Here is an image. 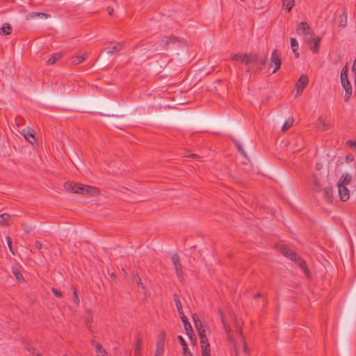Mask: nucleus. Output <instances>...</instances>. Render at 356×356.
<instances>
[{
	"instance_id": "f257e3e1",
	"label": "nucleus",
	"mask_w": 356,
	"mask_h": 356,
	"mask_svg": "<svg viewBox=\"0 0 356 356\" xmlns=\"http://www.w3.org/2000/svg\"><path fill=\"white\" fill-rule=\"evenodd\" d=\"M90 111L100 115L122 118L127 112L120 108L117 104L104 99H94L90 101Z\"/></svg>"
},
{
	"instance_id": "f03ea898",
	"label": "nucleus",
	"mask_w": 356,
	"mask_h": 356,
	"mask_svg": "<svg viewBox=\"0 0 356 356\" xmlns=\"http://www.w3.org/2000/svg\"><path fill=\"white\" fill-rule=\"evenodd\" d=\"M231 60L238 61L245 67V72L250 73L253 70L254 54H236L231 57Z\"/></svg>"
},
{
	"instance_id": "7ed1b4c3",
	"label": "nucleus",
	"mask_w": 356,
	"mask_h": 356,
	"mask_svg": "<svg viewBox=\"0 0 356 356\" xmlns=\"http://www.w3.org/2000/svg\"><path fill=\"white\" fill-rule=\"evenodd\" d=\"M232 138L235 145H236L238 151L241 152V154L245 157L246 154L243 149V143H245L247 144H249V140L244 136L243 131L238 128L233 129Z\"/></svg>"
},
{
	"instance_id": "20e7f679",
	"label": "nucleus",
	"mask_w": 356,
	"mask_h": 356,
	"mask_svg": "<svg viewBox=\"0 0 356 356\" xmlns=\"http://www.w3.org/2000/svg\"><path fill=\"white\" fill-rule=\"evenodd\" d=\"M348 63L343 67L341 72V83L345 90L344 101L348 102L352 95V86L348 79Z\"/></svg>"
},
{
	"instance_id": "39448f33",
	"label": "nucleus",
	"mask_w": 356,
	"mask_h": 356,
	"mask_svg": "<svg viewBox=\"0 0 356 356\" xmlns=\"http://www.w3.org/2000/svg\"><path fill=\"white\" fill-rule=\"evenodd\" d=\"M163 121L175 124H185L188 122V116L184 113L171 112Z\"/></svg>"
},
{
	"instance_id": "423d86ee",
	"label": "nucleus",
	"mask_w": 356,
	"mask_h": 356,
	"mask_svg": "<svg viewBox=\"0 0 356 356\" xmlns=\"http://www.w3.org/2000/svg\"><path fill=\"white\" fill-rule=\"evenodd\" d=\"M65 189L70 193H77V194H88L89 193V186L87 185H81L79 184H75L73 182H67L64 184Z\"/></svg>"
},
{
	"instance_id": "0eeeda50",
	"label": "nucleus",
	"mask_w": 356,
	"mask_h": 356,
	"mask_svg": "<svg viewBox=\"0 0 356 356\" xmlns=\"http://www.w3.org/2000/svg\"><path fill=\"white\" fill-rule=\"evenodd\" d=\"M281 63L282 59L280 58V54L277 49H275L272 52L270 63L269 64L270 67L274 66L273 73L276 72L280 68Z\"/></svg>"
},
{
	"instance_id": "6e6552de",
	"label": "nucleus",
	"mask_w": 356,
	"mask_h": 356,
	"mask_svg": "<svg viewBox=\"0 0 356 356\" xmlns=\"http://www.w3.org/2000/svg\"><path fill=\"white\" fill-rule=\"evenodd\" d=\"M20 133L31 145H38V141L35 136V132L32 128L26 127L22 129Z\"/></svg>"
},
{
	"instance_id": "1a4fd4ad",
	"label": "nucleus",
	"mask_w": 356,
	"mask_h": 356,
	"mask_svg": "<svg viewBox=\"0 0 356 356\" xmlns=\"http://www.w3.org/2000/svg\"><path fill=\"white\" fill-rule=\"evenodd\" d=\"M308 83V76L305 74H302L296 84L297 95L302 94L303 90L307 86Z\"/></svg>"
},
{
	"instance_id": "9d476101",
	"label": "nucleus",
	"mask_w": 356,
	"mask_h": 356,
	"mask_svg": "<svg viewBox=\"0 0 356 356\" xmlns=\"http://www.w3.org/2000/svg\"><path fill=\"white\" fill-rule=\"evenodd\" d=\"M296 32L298 35L302 34L307 35V34H312L313 30L311 29L307 22H302L298 24L296 29Z\"/></svg>"
},
{
	"instance_id": "9b49d317",
	"label": "nucleus",
	"mask_w": 356,
	"mask_h": 356,
	"mask_svg": "<svg viewBox=\"0 0 356 356\" xmlns=\"http://www.w3.org/2000/svg\"><path fill=\"white\" fill-rule=\"evenodd\" d=\"M114 59L115 58L111 54H109V52L106 51L102 56L98 57L97 67L110 64Z\"/></svg>"
},
{
	"instance_id": "f8f14e48",
	"label": "nucleus",
	"mask_w": 356,
	"mask_h": 356,
	"mask_svg": "<svg viewBox=\"0 0 356 356\" xmlns=\"http://www.w3.org/2000/svg\"><path fill=\"white\" fill-rule=\"evenodd\" d=\"M254 63H253V69L255 67L256 70H262L267 61L266 57L261 58L258 54H254Z\"/></svg>"
},
{
	"instance_id": "ddd939ff",
	"label": "nucleus",
	"mask_w": 356,
	"mask_h": 356,
	"mask_svg": "<svg viewBox=\"0 0 356 356\" xmlns=\"http://www.w3.org/2000/svg\"><path fill=\"white\" fill-rule=\"evenodd\" d=\"M172 261L175 266V268L178 277L180 279L183 275L182 265L180 261L179 257L177 254H175L172 257Z\"/></svg>"
},
{
	"instance_id": "4468645a",
	"label": "nucleus",
	"mask_w": 356,
	"mask_h": 356,
	"mask_svg": "<svg viewBox=\"0 0 356 356\" xmlns=\"http://www.w3.org/2000/svg\"><path fill=\"white\" fill-rule=\"evenodd\" d=\"M277 249L282 254L290 258L291 260L296 259L297 254L295 252L291 250L288 246L281 245L277 246Z\"/></svg>"
},
{
	"instance_id": "2eb2a0df",
	"label": "nucleus",
	"mask_w": 356,
	"mask_h": 356,
	"mask_svg": "<svg viewBox=\"0 0 356 356\" xmlns=\"http://www.w3.org/2000/svg\"><path fill=\"white\" fill-rule=\"evenodd\" d=\"M337 187L340 200L342 202L347 201L350 197V192L348 188L341 185H337Z\"/></svg>"
},
{
	"instance_id": "dca6fc26",
	"label": "nucleus",
	"mask_w": 356,
	"mask_h": 356,
	"mask_svg": "<svg viewBox=\"0 0 356 356\" xmlns=\"http://www.w3.org/2000/svg\"><path fill=\"white\" fill-rule=\"evenodd\" d=\"M122 194H124V195L122 197V198L124 199V200L127 201V202H132V201H134L135 200V198L134 197H133L132 195H135L136 193L134 191H133L132 190H130L127 188H125V187H122V190L120 191Z\"/></svg>"
},
{
	"instance_id": "f3484780",
	"label": "nucleus",
	"mask_w": 356,
	"mask_h": 356,
	"mask_svg": "<svg viewBox=\"0 0 356 356\" xmlns=\"http://www.w3.org/2000/svg\"><path fill=\"white\" fill-rule=\"evenodd\" d=\"M294 261L296 262V264L299 266V267L304 271L305 275L309 277V270L307 266V264L304 259H302L300 257H299L298 254L296 257V259H293Z\"/></svg>"
},
{
	"instance_id": "a211bd4d",
	"label": "nucleus",
	"mask_w": 356,
	"mask_h": 356,
	"mask_svg": "<svg viewBox=\"0 0 356 356\" xmlns=\"http://www.w3.org/2000/svg\"><path fill=\"white\" fill-rule=\"evenodd\" d=\"M123 47L122 44L117 43L111 47H107L106 51L109 52V54H111L113 57L115 58L118 53L123 49Z\"/></svg>"
},
{
	"instance_id": "6ab92c4d",
	"label": "nucleus",
	"mask_w": 356,
	"mask_h": 356,
	"mask_svg": "<svg viewBox=\"0 0 356 356\" xmlns=\"http://www.w3.org/2000/svg\"><path fill=\"white\" fill-rule=\"evenodd\" d=\"M90 343L95 347L96 356H107L106 350L101 344L96 343L94 341H90Z\"/></svg>"
},
{
	"instance_id": "aec40b11",
	"label": "nucleus",
	"mask_w": 356,
	"mask_h": 356,
	"mask_svg": "<svg viewBox=\"0 0 356 356\" xmlns=\"http://www.w3.org/2000/svg\"><path fill=\"white\" fill-rule=\"evenodd\" d=\"M351 180H352V176L350 175H349L348 173L343 174L340 177V179L337 183V185H339V186L341 185L343 186H346L351 182Z\"/></svg>"
},
{
	"instance_id": "412c9836",
	"label": "nucleus",
	"mask_w": 356,
	"mask_h": 356,
	"mask_svg": "<svg viewBox=\"0 0 356 356\" xmlns=\"http://www.w3.org/2000/svg\"><path fill=\"white\" fill-rule=\"evenodd\" d=\"M177 40V38L174 36L171 37H163L160 42V45L163 47V49H167L169 46L170 43H175Z\"/></svg>"
},
{
	"instance_id": "4be33fe9",
	"label": "nucleus",
	"mask_w": 356,
	"mask_h": 356,
	"mask_svg": "<svg viewBox=\"0 0 356 356\" xmlns=\"http://www.w3.org/2000/svg\"><path fill=\"white\" fill-rule=\"evenodd\" d=\"M323 193V197L328 202H332V188L331 186H326L321 191Z\"/></svg>"
},
{
	"instance_id": "5701e85b",
	"label": "nucleus",
	"mask_w": 356,
	"mask_h": 356,
	"mask_svg": "<svg viewBox=\"0 0 356 356\" xmlns=\"http://www.w3.org/2000/svg\"><path fill=\"white\" fill-rule=\"evenodd\" d=\"M218 312L220 314V316H221V318H222V323L223 324V326H224V327H225V329L226 330V332L228 334L229 340L232 341H233V337L231 334L230 327L227 325V324L225 322V318H224V314H223L222 311L221 309H218Z\"/></svg>"
},
{
	"instance_id": "b1692460",
	"label": "nucleus",
	"mask_w": 356,
	"mask_h": 356,
	"mask_svg": "<svg viewBox=\"0 0 356 356\" xmlns=\"http://www.w3.org/2000/svg\"><path fill=\"white\" fill-rule=\"evenodd\" d=\"M347 10L344 8L343 13L339 15V26L341 28H345L347 26Z\"/></svg>"
},
{
	"instance_id": "393cba45",
	"label": "nucleus",
	"mask_w": 356,
	"mask_h": 356,
	"mask_svg": "<svg viewBox=\"0 0 356 356\" xmlns=\"http://www.w3.org/2000/svg\"><path fill=\"white\" fill-rule=\"evenodd\" d=\"M187 335L188 336L190 341L193 345H195L196 339L195 337V334L193 332L191 325H188L187 327H184Z\"/></svg>"
},
{
	"instance_id": "a878e982",
	"label": "nucleus",
	"mask_w": 356,
	"mask_h": 356,
	"mask_svg": "<svg viewBox=\"0 0 356 356\" xmlns=\"http://www.w3.org/2000/svg\"><path fill=\"white\" fill-rule=\"evenodd\" d=\"M311 187L312 190L315 193L321 192L324 188L316 177L314 178V181Z\"/></svg>"
},
{
	"instance_id": "bb28decb",
	"label": "nucleus",
	"mask_w": 356,
	"mask_h": 356,
	"mask_svg": "<svg viewBox=\"0 0 356 356\" xmlns=\"http://www.w3.org/2000/svg\"><path fill=\"white\" fill-rule=\"evenodd\" d=\"M316 127L320 131H327L329 129V124L325 123L321 118H319L316 122Z\"/></svg>"
},
{
	"instance_id": "cd10ccee",
	"label": "nucleus",
	"mask_w": 356,
	"mask_h": 356,
	"mask_svg": "<svg viewBox=\"0 0 356 356\" xmlns=\"http://www.w3.org/2000/svg\"><path fill=\"white\" fill-rule=\"evenodd\" d=\"M321 41V38L320 37H317L316 38H313L314 45L310 47V50L312 53L316 54L318 51L319 44Z\"/></svg>"
},
{
	"instance_id": "c85d7f7f",
	"label": "nucleus",
	"mask_w": 356,
	"mask_h": 356,
	"mask_svg": "<svg viewBox=\"0 0 356 356\" xmlns=\"http://www.w3.org/2000/svg\"><path fill=\"white\" fill-rule=\"evenodd\" d=\"M133 278L136 282L137 284L141 287L142 290L143 291V293H145V286L142 282L141 278L139 276L138 273L137 271L134 273Z\"/></svg>"
},
{
	"instance_id": "c756f323",
	"label": "nucleus",
	"mask_w": 356,
	"mask_h": 356,
	"mask_svg": "<svg viewBox=\"0 0 356 356\" xmlns=\"http://www.w3.org/2000/svg\"><path fill=\"white\" fill-rule=\"evenodd\" d=\"M282 7L290 12L295 4V0H282Z\"/></svg>"
},
{
	"instance_id": "7c9ffc66",
	"label": "nucleus",
	"mask_w": 356,
	"mask_h": 356,
	"mask_svg": "<svg viewBox=\"0 0 356 356\" xmlns=\"http://www.w3.org/2000/svg\"><path fill=\"white\" fill-rule=\"evenodd\" d=\"M193 318L195 321V324L198 331V334H200V332H201L202 330H205L204 328L203 327V325L202 322L198 319L196 314L193 315Z\"/></svg>"
},
{
	"instance_id": "2f4dec72",
	"label": "nucleus",
	"mask_w": 356,
	"mask_h": 356,
	"mask_svg": "<svg viewBox=\"0 0 356 356\" xmlns=\"http://www.w3.org/2000/svg\"><path fill=\"white\" fill-rule=\"evenodd\" d=\"M141 346L142 339L138 337L135 347V356H141Z\"/></svg>"
},
{
	"instance_id": "473e14b6",
	"label": "nucleus",
	"mask_w": 356,
	"mask_h": 356,
	"mask_svg": "<svg viewBox=\"0 0 356 356\" xmlns=\"http://www.w3.org/2000/svg\"><path fill=\"white\" fill-rule=\"evenodd\" d=\"M201 352L202 356H211L210 353V345L209 343L201 346Z\"/></svg>"
},
{
	"instance_id": "72a5a7b5",
	"label": "nucleus",
	"mask_w": 356,
	"mask_h": 356,
	"mask_svg": "<svg viewBox=\"0 0 356 356\" xmlns=\"http://www.w3.org/2000/svg\"><path fill=\"white\" fill-rule=\"evenodd\" d=\"M60 56H61L60 54H58V53L54 54L53 55H51V58H49L47 60V65L54 64L60 58Z\"/></svg>"
},
{
	"instance_id": "f704fd0d",
	"label": "nucleus",
	"mask_w": 356,
	"mask_h": 356,
	"mask_svg": "<svg viewBox=\"0 0 356 356\" xmlns=\"http://www.w3.org/2000/svg\"><path fill=\"white\" fill-rule=\"evenodd\" d=\"M12 28L10 25L8 23H5L2 25L0 33H4L6 35H9L11 32Z\"/></svg>"
},
{
	"instance_id": "c9c22d12",
	"label": "nucleus",
	"mask_w": 356,
	"mask_h": 356,
	"mask_svg": "<svg viewBox=\"0 0 356 356\" xmlns=\"http://www.w3.org/2000/svg\"><path fill=\"white\" fill-rule=\"evenodd\" d=\"M12 273L15 276V278H16V280L17 281H20L21 282L22 280H24L22 274L21 273V272L19 271V270L17 268L13 267L12 268Z\"/></svg>"
},
{
	"instance_id": "e433bc0d",
	"label": "nucleus",
	"mask_w": 356,
	"mask_h": 356,
	"mask_svg": "<svg viewBox=\"0 0 356 356\" xmlns=\"http://www.w3.org/2000/svg\"><path fill=\"white\" fill-rule=\"evenodd\" d=\"M173 298H174V301L175 302V305L177 309L178 313L180 312H182L183 309H182V307H181V304L179 296L177 294L175 293L173 296Z\"/></svg>"
},
{
	"instance_id": "4c0bfd02",
	"label": "nucleus",
	"mask_w": 356,
	"mask_h": 356,
	"mask_svg": "<svg viewBox=\"0 0 356 356\" xmlns=\"http://www.w3.org/2000/svg\"><path fill=\"white\" fill-rule=\"evenodd\" d=\"M199 336H200L201 346L207 344V343H209L208 338L207 337L205 330H202L201 332H200Z\"/></svg>"
},
{
	"instance_id": "58836bf2",
	"label": "nucleus",
	"mask_w": 356,
	"mask_h": 356,
	"mask_svg": "<svg viewBox=\"0 0 356 356\" xmlns=\"http://www.w3.org/2000/svg\"><path fill=\"white\" fill-rule=\"evenodd\" d=\"M164 342L162 339H158L156 341V353H163Z\"/></svg>"
},
{
	"instance_id": "ea45409f",
	"label": "nucleus",
	"mask_w": 356,
	"mask_h": 356,
	"mask_svg": "<svg viewBox=\"0 0 356 356\" xmlns=\"http://www.w3.org/2000/svg\"><path fill=\"white\" fill-rule=\"evenodd\" d=\"M10 215L4 213L0 215V225H7L6 222L10 219Z\"/></svg>"
},
{
	"instance_id": "a19ab883",
	"label": "nucleus",
	"mask_w": 356,
	"mask_h": 356,
	"mask_svg": "<svg viewBox=\"0 0 356 356\" xmlns=\"http://www.w3.org/2000/svg\"><path fill=\"white\" fill-rule=\"evenodd\" d=\"M179 314L180 316V318L184 323V327H187L188 325H191L190 323L188 321V319L185 314H184V312H179Z\"/></svg>"
},
{
	"instance_id": "79ce46f5",
	"label": "nucleus",
	"mask_w": 356,
	"mask_h": 356,
	"mask_svg": "<svg viewBox=\"0 0 356 356\" xmlns=\"http://www.w3.org/2000/svg\"><path fill=\"white\" fill-rule=\"evenodd\" d=\"M293 120H289L284 122V124L282 126V131H287L293 124Z\"/></svg>"
},
{
	"instance_id": "37998d69",
	"label": "nucleus",
	"mask_w": 356,
	"mask_h": 356,
	"mask_svg": "<svg viewBox=\"0 0 356 356\" xmlns=\"http://www.w3.org/2000/svg\"><path fill=\"white\" fill-rule=\"evenodd\" d=\"M317 37L315 36V34L313 32L312 34H307L306 35V38H305V40H306V42L309 44V45H312V42H313V38H316Z\"/></svg>"
},
{
	"instance_id": "c03bdc74",
	"label": "nucleus",
	"mask_w": 356,
	"mask_h": 356,
	"mask_svg": "<svg viewBox=\"0 0 356 356\" xmlns=\"http://www.w3.org/2000/svg\"><path fill=\"white\" fill-rule=\"evenodd\" d=\"M291 45L293 51L294 53H296V51L298 50V43L297 40L293 38H291Z\"/></svg>"
},
{
	"instance_id": "a18cd8bd",
	"label": "nucleus",
	"mask_w": 356,
	"mask_h": 356,
	"mask_svg": "<svg viewBox=\"0 0 356 356\" xmlns=\"http://www.w3.org/2000/svg\"><path fill=\"white\" fill-rule=\"evenodd\" d=\"M243 345V352L245 353L248 356L250 355V350L248 347V345L246 343L245 339L244 336H242V340H241Z\"/></svg>"
},
{
	"instance_id": "49530a36",
	"label": "nucleus",
	"mask_w": 356,
	"mask_h": 356,
	"mask_svg": "<svg viewBox=\"0 0 356 356\" xmlns=\"http://www.w3.org/2000/svg\"><path fill=\"white\" fill-rule=\"evenodd\" d=\"M87 57V54H85L82 56H76V58L73 60L74 64H79L84 60Z\"/></svg>"
},
{
	"instance_id": "de8ad7c7",
	"label": "nucleus",
	"mask_w": 356,
	"mask_h": 356,
	"mask_svg": "<svg viewBox=\"0 0 356 356\" xmlns=\"http://www.w3.org/2000/svg\"><path fill=\"white\" fill-rule=\"evenodd\" d=\"M6 240L7 241V244H8V248H9V250L10 252L13 254L15 255V252H14V250L13 248V245H12V240H11V238L10 236H6Z\"/></svg>"
},
{
	"instance_id": "09e8293b",
	"label": "nucleus",
	"mask_w": 356,
	"mask_h": 356,
	"mask_svg": "<svg viewBox=\"0 0 356 356\" xmlns=\"http://www.w3.org/2000/svg\"><path fill=\"white\" fill-rule=\"evenodd\" d=\"M29 15L31 17H35L36 16H38V17H44L45 18H47L48 17L50 16L49 15L44 13H31L29 14Z\"/></svg>"
},
{
	"instance_id": "8fccbe9b",
	"label": "nucleus",
	"mask_w": 356,
	"mask_h": 356,
	"mask_svg": "<svg viewBox=\"0 0 356 356\" xmlns=\"http://www.w3.org/2000/svg\"><path fill=\"white\" fill-rule=\"evenodd\" d=\"M22 227H23V231L26 233L31 232L33 229V227L31 225H29L25 223L22 224Z\"/></svg>"
},
{
	"instance_id": "3c124183",
	"label": "nucleus",
	"mask_w": 356,
	"mask_h": 356,
	"mask_svg": "<svg viewBox=\"0 0 356 356\" xmlns=\"http://www.w3.org/2000/svg\"><path fill=\"white\" fill-rule=\"evenodd\" d=\"M99 193V191L97 188L90 186V198Z\"/></svg>"
},
{
	"instance_id": "603ef678",
	"label": "nucleus",
	"mask_w": 356,
	"mask_h": 356,
	"mask_svg": "<svg viewBox=\"0 0 356 356\" xmlns=\"http://www.w3.org/2000/svg\"><path fill=\"white\" fill-rule=\"evenodd\" d=\"M73 301L76 305H78L79 302V299L77 291H76V289H74V291H73Z\"/></svg>"
},
{
	"instance_id": "864d4df0",
	"label": "nucleus",
	"mask_w": 356,
	"mask_h": 356,
	"mask_svg": "<svg viewBox=\"0 0 356 356\" xmlns=\"http://www.w3.org/2000/svg\"><path fill=\"white\" fill-rule=\"evenodd\" d=\"M177 339L180 343V345L182 346V349L188 347L185 340L184 339V338L181 336H180V335L178 336Z\"/></svg>"
},
{
	"instance_id": "5fc2aeb1",
	"label": "nucleus",
	"mask_w": 356,
	"mask_h": 356,
	"mask_svg": "<svg viewBox=\"0 0 356 356\" xmlns=\"http://www.w3.org/2000/svg\"><path fill=\"white\" fill-rule=\"evenodd\" d=\"M51 291L54 294V296L57 298H61L63 296V294L60 291H58L55 288H51Z\"/></svg>"
},
{
	"instance_id": "6e6d98bb",
	"label": "nucleus",
	"mask_w": 356,
	"mask_h": 356,
	"mask_svg": "<svg viewBox=\"0 0 356 356\" xmlns=\"http://www.w3.org/2000/svg\"><path fill=\"white\" fill-rule=\"evenodd\" d=\"M183 355L184 356H193L188 347L183 348Z\"/></svg>"
},
{
	"instance_id": "4d7b16f0",
	"label": "nucleus",
	"mask_w": 356,
	"mask_h": 356,
	"mask_svg": "<svg viewBox=\"0 0 356 356\" xmlns=\"http://www.w3.org/2000/svg\"><path fill=\"white\" fill-rule=\"evenodd\" d=\"M236 332L240 334L241 340H242V327L239 325H238L237 323H236Z\"/></svg>"
},
{
	"instance_id": "13d9d810",
	"label": "nucleus",
	"mask_w": 356,
	"mask_h": 356,
	"mask_svg": "<svg viewBox=\"0 0 356 356\" xmlns=\"http://www.w3.org/2000/svg\"><path fill=\"white\" fill-rule=\"evenodd\" d=\"M347 144L349 145L350 147H355L356 150V141L353 140H348Z\"/></svg>"
},
{
	"instance_id": "bf43d9fd",
	"label": "nucleus",
	"mask_w": 356,
	"mask_h": 356,
	"mask_svg": "<svg viewBox=\"0 0 356 356\" xmlns=\"http://www.w3.org/2000/svg\"><path fill=\"white\" fill-rule=\"evenodd\" d=\"M35 246L38 250H40V249L42 248V244L40 241H35Z\"/></svg>"
},
{
	"instance_id": "052dcab7",
	"label": "nucleus",
	"mask_w": 356,
	"mask_h": 356,
	"mask_svg": "<svg viewBox=\"0 0 356 356\" xmlns=\"http://www.w3.org/2000/svg\"><path fill=\"white\" fill-rule=\"evenodd\" d=\"M160 338L159 339H162V341H165V332H162L161 334H160Z\"/></svg>"
},
{
	"instance_id": "680f3d73",
	"label": "nucleus",
	"mask_w": 356,
	"mask_h": 356,
	"mask_svg": "<svg viewBox=\"0 0 356 356\" xmlns=\"http://www.w3.org/2000/svg\"><path fill=\"white\" fill-rule=\"evenodd\" d=\"M107 10H108V13L110 15H113V8H111V7H108L107 8Z\"/></svg>"
},
{
	"instance_id": "e2e57ef3",
	"label": "nucleus",
	"mask_w": 356,
	"mask_h": 356,
	"mask_svg": "<svg viewBox=\"0 0 356 356\" xmlns=\"http://www.w3.org/2000/svg\"><path fill=\"white\" fill-rule=\"evenodd\" d=\"M111 279H112V280H115V279H116V275H115V274L114 273H112L111 274Z\"/></svg>"
},
{
	"instance_id": "0e129e2a",
	"label": "nucleus",
	"mask_w": 356,
	"mask_h": 356,
	"mask_svg": "<svg viewBox=\"0 0 356 356\" xmlns=\"http://www.w3.org/2000/svg\"><path fill=\"white\" fill-rule=\"evenodd\" d=\"M260 297H261V293H256V294L254 296V298H260Z\"/></svg>"
},
{
	"instance_id": "69168bd1",
	"label": "nucleus",
	"mask_w": 356,
	"mask_h": 356,
	"mask_svg": "<svg viewBox=\"0 0 356 356\" xmlns=\"http://www.w3.org/2000/svg\"><path fill=\"white\" fill-rule=\"evenodd\" d=\"M95 202V203H92V204H97V205L98 204V203H97V200H91V199H90V204H91L92 202Z\"/></svg>"
},
{
	"instance_id": "338daca9",
	"label": "nucleus",
	"mask_w": 356,
	"mask_h": 356,
	"mask_svg": "<svg viewBox=\"0 0 356 356\" xmlns=\"http://www.w3.org/2000/svg\"><path fill=\"white\" fill-rule=\"evenodd\" d=\"M316 168L317 170H320V169L321 168V164H319V163H317V164H316Z\"/></svg>"
},
{
	"instance_id": "774afa93",
	"label": "nucleus",
	"mask_w": 356,
	"mask_h": 356,
	"mask_svg": "<svg viewBox=\"0 0 356 356\" xmlns=\"http://www.w3.org/2000/svg\"><path fill=\"white\" fill-rule=\"evenodd\" d=\"M154 356H163V353L155 352Z\"/></svg>"
}]
</instances>
